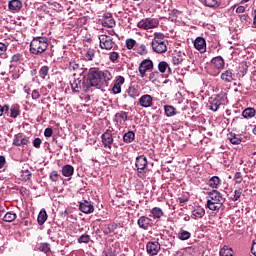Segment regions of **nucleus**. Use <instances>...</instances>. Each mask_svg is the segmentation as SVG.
<instances>
[{
	"label": "nucleus",
	"mask_w": 256,
	"mask_h": 256,
	"mask_svg": "<svg viewBox=\"0 0 256 256\" xmlns=\"http://www.w3.org/2000/svg\"><path fill=\"white\" fill-rule=\"evenodd\" d=\"M211 63L215 69H224L225 68V60L221 56L214 57L211 60Z\"/></svg>",
	"instance_id": "nucleus-20"
},
{
	"label": "nucleus",
	"mask_w": 256,
	"mask_h": 256,
	"mask_svg": "<svg viewBox=\"0 0 256 256\" xmlns=\"http://www.w3.org/2000/svg\"><path fill=\"white\" fill-rule=\"evenodd\" d=\"M221 105H225V98L221 95L216 96L212 101H210L211 111H217Z\"/></svg>",
	"instance_id": "nucleus-15"
},
{
	"label": "nucleus",
	"mask_w": 256,
	"mask_h": 256,
	"mask_svg": "<svg viewBox=\"0 0 256 256\" xmlns=\"http://www.w3.org/2000/svg\"><path fill=\"white\" fill-rule=\"evenodd\" d=\"M126 93L128 94V97H131V99H137L139 95H141V91H139L138 86H130L127 90Z\"/></svg>",
	"instance_id": "nucleus-22"
},
{
	"label": "nucleus",
	"mask_w": 256,
	"mask_h": 256,
	"mask_svg": "<svg viewBox=\"0 0 256 256\" xmlns=\"http://www.w3.org/2000/svg\"><path fill=\"white\" fill-rule=\"evenodd\" d=\"M79 210L82 213L89 214V213H93V211H95V207L93 206V204H91V202L85 201L83 203H80Z\"/></svg>",
	"instance_id": "nucleus-18"
},
{
	"label": "nucleus",
	"mask_w": 256,
	"mask_h": 256,
	"mask_svg": "<svg viewBox=\"0 0 256 256\" xmlns=\"http://www.w3.org/2000/svg\"><path fill=\"white\" fill-rule=\"evenodd\" d=\"M73 173H75V168H73L71 165L67 164L62 167V175L64 177H72Z\"/></svg>",
	"instance_id": "nucleus-25"
},
{
	"label": "nucleus",
	"mask_w": 256,
	"mask_h": 256,
	"mask_svg": "<svg viewBox=\"0 0 256 256\" xmlns=\"http://www.w3.org/2000/svg\"><path fill=\"white\" fill-rule=\"evenodd\" d=\"M220 78L224 83H233L235 81V74H233V70L228 69L221 74Z\"/></svg>",
	"instance_id": "nucleus-17"
},
{
	"label": "nucleus",
	"mask_w": 256,
	"mask_h": 256,
	"mask_svg": "<svg viewBox=\"0 0 256 256\" xmlns=\"http://www.w3.org/2000/svg\"><path fill=\"white\" fill-rule=\"evenodd\" d=\"M251 253L256 256V239L252 243Z\"/></svg>",
	"instance_id": "nucleus-58"
},
{
	"label": "nucleus",
	"mask_w": 256,
	"mask_h": 256,
	"mask_svg": "<svg viewBox=\"0 0 256 256\" xmlns=\"http://www.w3.org/2000/svg\"><path fill=\"white\" fill-rule=\"evenodd\" d=\"M15 219H17V214L15 212H7L3 217V221L6 223H13Z\"/></svg>",
	"instance_id": "nucleus-31"
},
{
	"label": "nucleus",
	"mask_w": 256,
	"mask_h": 256,
	"mask_svg": "<svg viewBox=\"0 0 256 256\" xmlns=\"http://www.w3.org/2000/svg\"><path fill=\"white\" fill-rule=\"evenodd\" d=\"M5 166V156H0V169Z\"/></svg>",
	"instance_id": "nucleus-60"
},
{
	"label": "nucleus",
	"mask_w": 256,
	"mask_h": 256,
	"mask_svg": "<svg viewBox=\"0 0 256 256\" xmlns=\"http://www.w3.org/2000/svg\"><path fill=\"white\" fill-rule=\"evenodd\" d=\"M115 229H117V224H108L104 233L106 235H109V233H113L115 231Z\"/></svg>",
	"instance_id": "nucleus-47"
},
{
	"label": "nucleus",
	"mask_w": 256,
	"mask_h": 256,
	"mask_svg": "<svg viewBox=\"0 0 256 256\" xmlns=\"http://www.w3.org/2000/svg\"><path fill=\"white\" fill-rule=\"evenodd\" d=\"M41 138H35L33 140V147H35V149H40L41 148Z\"/></svg>",
	"instance_id": "nucleus-53"
},
{
	"label": "nucleus",
	"mask_w": 256,
	"mask_h": 256,
	"mask_svg": "<svg viewBox=\"0 0 256 256\" xmlns=\"http://www.w3.org/2000/svg\"><path fill=\"white\" fill-rule=\"evenodd\" d=\"M225 199L217 190L208 192L207 207L210 211H219L223 207Z\"/></svg>",
	"instance_id": "nucleus-2"
},
{
	"label": "nucleus",
	"mask_w": 256,
	"mask_h": 256,
	"mask_svg": "<svg viewBox=\"0 0 256 256\" xmlns=\"http://www.w3.org/2000/svg\"><path fill=\"white\" fill-rule=\"evenodd\" d=\"M47 47H49L47 37H36L30 43V52L33 55H41L47 51Z\"/></svg>",
	"instance_id": "nucleus-4"
},
{
	"label": "nucleus",
	"mask_w": 256,
	"mask_h": 256,
	"mask_svg": "<svg viewBox=\"0 0 256 256\" xmlns=\"http://www.w3.org/2000/svg\"><path fill=\"white\" fill-rule=\"evenodd\" d=\"M234 181L237 184H241L243 182V175L241 174V172H236L235 173Z\"/></svg>",
	"instance_id": "nucleus-50"
},
{
	"label": "nucleus",
	"mask_w": 256,
	"mask_h": 256,
	"mask_svg": "<svg viewBox=\"0 0 256 256\" xmlns=\"http://www.w3.org/2000/svg\"><path fill=\"white\" fill-rule=\"evenodd\" d=\"M39 251H42V253H49V251H51V244H49V243H42L39 246Z\"/></svg>",
	"instance_id": "nucleus-40"
},
{
	"label": "nucleus",
	"mask_w": 256,
	"mask_h": 256,
	"mask_svg": "<svg viewBox=\"0 0 256 256\" xmlns=\"http://www.w3.org/2000/svg\"><path fill=\"white\" fill-rule=\"evenodd\" d=\"M228 139L232 145H239V143H241V138L235 133L228 134Z\"/></svg>",
	"instance_id": "nucleus-36"
},
{
	"label": "nucleus",
	"mask_w": 256,
	"mask_h": 256,
	"mask_svg": "<svg viewBox=\"0 0 256 256\" xmlns=\"http://www.w3.org/2000/svg\"><path fill=\"white\" fill-rule=\"evenodd\" d=\"M255 115H256L255 108H246L242 111V117L244 119H253ZM242 117H237V119H243Z\"/></svg>",
	"instance_id": "nucleus-23"
},
{
	"label": "nucleus",
	"mask_w": 256,
	"mask_h": 256,
	"mask_svg": "<svg viewBox=\"0 0 256 256\" xmlns=\"http://www.w3.org/2000/svg\"><path fill=\"white\" fill-rule=\"evenodd\" d=\"M29 143V139L27 138H21L20 145H27Z\"/></svg>",
	"instance_id": "nucleus-62"
},
{
	"label": "nucleus",
	"mask_w": 256,
	"mask_h": 256,
	"mask_svg": "<svg viewBox=\"0 0 256 256\" xmlns=\"http://www.w3.org/2000/svg\"><path fill=\"white\" fill-rule=\"evenodd\" d=\"M113 79V74L109 70H101L99 68H90L87 76L86 82L88 87H109V81Z\"/></svg>",
	"instance_id": "nucleus-1"
},
{
	"label": "nucleus",
	"mask_w": 256,
	"mask_h": 256,
	"mask_svg": "<svg viewBox=\"0 0 256 256\" xmlns=\"http://www.w3.org/2000/svg\"><path fill=\"white\" fill-rule=\"evenodd\" d=\"M124 143H133L135 141V132L128 131L123 135Z\"/></svg>",
	"instance_id": "nucleus-27"
},
{
	"label": "nucleus",
	"mask_w": 256,
	"mask_h": 256,
	"mask_svg": "<svg viewBox=\"0 0 256 256\" xmlns=\"http://www.w3.org/2000/svg\"><path fill=\"white\" fill-rule=\"evenodd\" d=\"M102 25L104 27L113 28L115 27V20L112 17H108L105 20H103Z\"/></svg>",
	"instance_id": "nucleus-38"
},
{
	"label": "nucleus",
	"mask_w": 256,
	"mask_h": 256,
	"mask_svg": "<svg viewBox=\"0 0 256 256\" xmlns=\"http://www.w3.org/2000/svg\"><path fill=\"white\" fill-rule=\"evenodd\" d=\"M202 3L206 7H212V8H217L219 7V1L218 0H202Z\"/></svg>",
	"instance_id": "nucleus-37"
},
{
	"label": "nucleus",
	"mask_w": 256,
	"mask_h": 256,
	"mask_svg": "<svg viewBox=\"0 0 256 256\" xmlns=\"http://www.w3.org/2000/svg\"><path fill=\"white\" fill-rule=\"evenodd\" d=\"M137 27L139 29H144L145 31L149 29H157L159 27V20L153 18H145L138 22Z\"/></svg>",
	"instance_id": "nucleus-6"
},
{
	"label": "nucleus",
	"mask_w": 256,
	"mask_h": 256,
	"mask_svg": "<svg viewBox=\"0 0 256 256\" xmlns=\"http://www.w3.org/2000/svg\"><path fill=\"white\" fill-rule=\"evenodd\" d=\"M151 47L154 53H167V40H165V34L161 32H155L154 38L152 39L151 42Z\"/></svg>",
	"instance_id": "nucleus-3"
},
{
	"label": "nucleus",
	"mask_w": 256,
	"mask_h": 256,
	"mask_svg": "<svg viewBox=\"0 0 256 256\" xmlns=\"http://www.w3.org/2000/svg\"><path fill=\"white\" fill-rule=\"evenodd\" d=\"M9 113V105L5 104L4 106L0 105V117H3V115H7Z\"/></svg>",
	"instance_id": "nucleus-48"
},
{
	"label": "nucleus",
	"mask_w": 256,
	"mask_h": 256,
	"mask_svg": "<svg viewBox=\"0 0 256 256\" xmlns=\"http://www.w3.org/2000/svg\"><path fill=\"white\" fill-rule=\"evenodd\" d=\"M20 113L21 112L19 110V105L13 104L10 108V117H12V119H17V117H19Z\"/></svg>",
	"instance_id": "nucleus-30"
},
{
	"label": "nucleus",
	"mask_w": 256,
	"mask_h": 256,
	"mask_svg": "<svg viewBox=\"0 0 256 256\" xmlns=\"http://www.w3.org/2000/svg\"><path fill=\"white\" fill-rule=\"evenodd\" d=\"M146 251L148 255L155 256L161 251V244L159 242H148L146 245Z\"/></svg>",
	"instance_id": "nucleus-11"
},
{
	"label": "nucleus",
	"mask_w": 256,
	"mask_h": 256,
	"mask_svg": "<svg viewBox=\"0 0 256 256\" xmlns=\"http://www.w3.org/2000/svg\"><path fill=\"white\" fill-rule=\"evenodd\" d=\"M247 19H249V15L247 14L240 15V21H242V23L247 21Z\"/></svg>",
	"instance_id": "nucleus-61"
},
{
	"label": "nucleus",
	"mask_w": 256,
	"mask_h": 256,
	"mask_svg": "<svg viewBox=\"0 0 256 256\" xmlns=\"http://www.w3.org/2000/svg\"><path fill=\"white\" fill-rule=\"evenodd\" d=\"M38 225H45V221H47V211L41 210L38 214Z\"/></svg>",
	"instance_id": "nucleus-34"
},
{
	"label": "nucleus",
	"mask_w": 256,
	"mask_h": 256,
	"mask_svg": "<svg viewBox=\"0 0 256 256\" xmlns=\"http://www.w3.org/2000/svg\"><path fill=\"white\" fill-rule=\"evenodd\" d=\"M13 145H15L16 147H21V136L20 135H16L14 137Z\"/></svg>",
	"instance_id": "nucleus-52"
},
{
	"label": "nucleus",
	"mask_w": 256,
	"mask_h": 256,
	"mask_svg": "<svg viewBox=\"0 0 256 256\" xmlns=\"http://www.w3.org/2000/svg\"><path fill=\"white\" fill-rule=\"evenodd\" d=\"M168 67H169V64L165 61H161L158 64V70L160 71V73H165V71H167Z\"/></svg>",
	"instance_id": "nucleus-41"
},
{
	"label": "nucleus",
	"mask_w": 256,
	"mask_h": 256,
	"mask_svg": "<svg viewBox=\"0 0 256 256\" xmlns=\"http://www.w3.org/2000/svg\"><path fill=\"white\" fill-rule=\"evenodd\" d=\"M53 135V128H46L44 131L45 137H51Z\"/></svg>",
	"instance_id": "nucleus-56"
},
{
	"label": "nucleus",
	"mask_w": 256,
	"mask_h": 256,
	"mask_svg": "<svg viewBox=\"0 0 256 256\" xmlns=\"http://www.w3.org/2000/svg\"><path fill=\"white\" fill-rule=\"evenodd\" d=\"M115 117L119 118H114V123H121V121L125 123V121L128 119V114L125 111H121L120 113H117Z\"/></svg>",
	"instance_id": "nucleus-29"
},
{
	"label": "nucleus",
	"mask_w": 256,
	"mask_h": 256,
	"mask_svg": "<svg viewBox=\"0 0 256 256\" xmlns=\"http://www.w3.org/2000/svg\"><path fill=\"white\" fill-rule=\"evenodd\" d=\"M163 215V210L159 207H154L151 209V215L150 217H153V219H161Z\"/></svg>",
	"instance_id": "nucleus-28"
},
{
	"label": "nucleus",
	"mask_w": 256,
	"mask_h": 256,
	"mask_svg": "<svg viewBox=\"0 0 256 256\" xmlns=\"http://www.w3.org/2000/svg\"><path fill=\"white\" fill-rule=\"evenodd\" d=\"M138 71L140 73V77L143 79L145 77L147 71H153V61L151 59H145L139 64Z\"/></svg>",
	"instance_id": "nucleus-8"
},
{
	"label": "nucleus",
	"mask_w": 256,
	"mask_h": 256,
	"mask_svg": "<svg viewBox=\"0 0 256 256\" xmlns=\"http://www.w3.org/2000/svg\"><path fill=\"white\" fill-rule=\"evenodd\" d=\"M157 79H159V72L154 71V72L150 73L149 81H151L152 83H155V81H157Z\"/></svg>",
	"instance_id": "nucleus-49"
},
{
	"label": "nucleus",
	"mask_w": 256,
	"mask_h": 256,
	"mask_svg": "<svg viewBox=\"0 0 256 256\" xmlns=\"http://www.w3.org/2000/svg\"><path fill=\"white\" fill-rule=\"evenodd\" d=\"M164 111H165L166 117H173V116L177 115L175 107L170 106V105L164 106Z\"/></svg>",
	"instance_id": "nucleus-35"
},
{
	"label": "nucleus",
	"mask_w": 256,
	"mask_h": 256,
	"mask_svg": "<svg viewBox=\"0 0 256 256\" xmlns=\"http://www.w3.org/2000/svg\"><path fill=\"white\" fill-rule=\"evenodd\" d=\"M21 54H14L11 58V63H19L21 61Z\"/></svg>",
	"instance_id": "nucleus-54"
},
{
	"label": "nucleus",
	"mask_w": 256,
	"mask_h": 256,
	"mask_svg": "<svg viewBox=\"0 0 256 256\" xmlns=\"http://www.w3.org/2000/svg\"><path fill=\"white\" fill-rule=\"evenodd\" d=\"M137 43V41H135L134 39L132 38H129L126 40V49H133L135 47V44Z\"/></svg>",
	"instance_id": "nucleus-46"
},
{
	"label": "nucleus",
	"mask_w": 256,
	"mask_h": 256,
	"mask_svg": "<svg viewBox=\"0 0 256 256\" xmlns=\"http://www.w3.org/2000/svg\"><path fill=\"white\" fill-rule=\"evenodd\" d=\"M85 61H93L95 59V49L88 48L84 54Z\"/></svg>",
	"instance_id": "nucleus-33"
},
{
	"label": "nucleus",
	"mask_w": 256,
	"mask_h": 256,
	"mask_svg": "<svg viewBox=\"0 0 256 256\" xmlns=\"http://www.w3.org/2000/svg\"><path fill=\"white\" fill-rule=\"evenodd\" d=\"M70 85L74 93H81V91L87 93L90 89L87 79L81 80L79 78H73V80L70 81Z\"/></svg>",
	"instance_id": "nucleus-5"
},
{
	"label": "nucleus",
	"mask_w": 256,
	"mask_h": 256,
	"mask_svg": "<svg viewBox=\"0 0 256 256\" xmlns=\"http://www.w3.org/2000/svg\"><path fill=\"white\" fill-rule=\"evenodd\" d=\"M22 7H23V2H21V0H11L8 3V9L10 11L18 12V11H21Z\"/></svg>",
	"instance_id": "nucleus-19"
},
{
	"label": "nucleus",
	"mask_w": 256,
	"mask_h": 256,
	"mask_svg": "<svg viewBox=\"0 0 256 256\" xmlns=\"http://www.w3.org/2000/svg\"><path fill=\"white\" fill-rule=\"evenodd\" d=\"M39 75L42 79H45L49 75V66H42L39 70Z\"/></svg>",
	"instance_id": "nucleus-39"
},
{
	"label": "nucleus",
	"mask_w": 256,
	"mask_h": 256,
	"mask_svg": "<svg viewBox=\"0 0 256 256\" xmlns=\"http://www.w3.org/2000/svg\"><path fill=\"white\" fill-rule=\"evenodd\" d=\"M89 241H91V236L87 235V234H84V235H81L79 238H78V243H89Z\"/></svg>",
	"instance_id": "nucleus-43"
},
{
	"label": "nucleus",
	"mask_w": 256,
	"mask_h": 256,
	"mask_svg": "<svg viewBox=\"0 0 256 256\" xmlns=\"http://www.w3.org/2000/svg\"><path fill=\"white\" fill-rule=\"evenodd\" d=\"M138 226L140 229H144V231H147L151 225H153V220L147 216H141L137 221Z\"/></svg>",
	"instance_id": "nucleus-14"
},
{
	"label": "nucleus",
	"mask_w": 256,
	"mask_h": 256,
	"mask_svg": "<svg viewBox=\"0 0 256 256\" xmlns=\"http://www.w3.org/2000/svg\"><path fill=\"white\" fill-rule=\"evenodd\" d=\"M185 57V54L181 52H176L172 57V63L173 65H181L183 63V59Z\"/></svg>",
	"instance_id": "nucleus-24"
},
{
	"label": "nucleus",
	"mask_w": 256,
	"mask_h": 256,
	"mask_svg": "<svg viewBox=\"0 0 256 256\" xmlns=\"http://www.w3.org/2000/svg\"><path fill=\"white\" fill-rule=\"evenodd\" d=\"M7 51V45L5 43L0 42V57Z\"/></svg>",
	"instance_id": "nucleus-55"
},
{
	"label": "nucleus",
	"mask_w": 256,
	"mask_h": 256,
	"mask_svg": "<svg viewBox=\"0 0 256 256\" xmlns=\"http://www.w3.org/2000/svg\"><path fill=\"white\" fill-rule=\"evenodd\" d=\"M101 139L104 147L111 149V145H113V130L107 129L105 133L102 134Z\"/></svg>",
	"instance_id": "nucleus-9"
},
{
	"label": "nucleus",
	"mask_w": 256,
	"mask_h": 256,
	"mask_svg": "<svg viewBox=\"0 0 256 256\" xmlns=\"http://www.w3.org/2000/svg\"><path fill=\"white\" fill-rule=\"evenodd\" d=\"M137 53L139 55H147L148 51H147V46H145V44H141L138 48H137Z\"/></svg>",
	"instance_id": "nucleus-45"
},
{
	"label": "nucleus",
	"mask_w": 256,
	"mask_h": 256,
	"mask_svg": "<svg viewBox=\"0 0 256 256\" xmlns=\"http://www.w3.org/2000/svg\"><path fill=\"white\" fill-rule=\"evenodd\" d=\"M147 164V157L145 155L136 157L135 167L137 168L138 173H143L147 168Z\"/></svg>",
	"instance_id": "nucleus-10"
},
{
	"label": "nucleus",
	"mask_w": 256,
	"mask_h": 256,
	"mask_svg": "<svg viewBox=\"0 0 256 256\" xmlns=\"http://www.w3.org/2000/svg\"><path fill=\"white\" fill-rule=\"evenodd\" d=\"M194 48L199 51V53H205L207 51V42L203 37H197L194 40Z\"/></svg>",
	"instance_id": "nucleus-13"
},
{
	"label": "nucleus",
	"mask_w": 256,
	"mask_h": 256,
	"mask_svg": "<svg viewBox=\"0 0 256 256\" xmlns=\"http://www.w3.org/2000/svg\"><path fill=\"white\" fill-rule=\"evenodd\" d=\"M140 107H144L147 109L149 107H153V96L149 94H144L139 98Z\"/></svg>",
	"instance_id": "nucleus-12"
},
{
	"label": "nucleus",
	"mask_w": 256,
	"mask_h": 256,
	"mask_svg": "<svg viewBox=\"0 0 256 256\" xmlns=\"http://www.w3.org/2000/svg\"><path fill=\"white\" fill-rule=\"evenodd\" d=\"M39 97H41V94H39V90H33L32 99H39Z\"/></svg>",
	"instance_id": "nucleus-57"
},
{
	"label": "nucleus",
	"mask_w": 256,
	"mask_h": 256,
	"mask_svg": "<svg viewBox=\"0 0 256 256\" xmlns=\"http://www.w3.org/2000/svg\"><path fill=\"white\" fill-rule=\"evenodd\" d=\"M205 217V209L201 206H197L192 211L193 219H203Z\"/></svg>",
	"instance_id": "nucleus-21"
},
{
	"label": "nucleus",
	"mask_w": 256,
	"mask_h": 256,
	"mask_svg": "<svg viewBox=\"0 0 256 256\" xmlns=\"http://www.w3.org/2000/svg\"><path fill=\"white\" fill-rule=\"evenodd\" d=\"M119 59V52H110L109 54V60L112 63H117V60Z\"/></svg>",
	"instance_id": "nucleus-44"
},
{
	"label": "nucleus",
	"mask_w": 256,
	"mask_h": 256,
	"mask_svg": "<svg viewBox=\"0 0 256 256\" xmlns=\"http://www.w3.org/2000/svg\"><path fill=\"white\" fill-rule=\"evenodd\" d=\"M178 239H180V241H187L188 239H191V233L187 230L181 229L178 233Z\"/></svg>",
	"instance_id": "nucleus-32"
},
{
	"label": "nucleus",
	"mask_w": 256,
	"mask_h": 256,
	"mask_svg": "<svg viewBox=\"0 0 256 256\" xmlns=\"http://www.w3.org/2000/svg\"><path fill=\"white\" fill-rule=\"evenodd\" d=\"M100 49H105L106 51H111L115 47V41L109 35H100Z\"/></svg>",
	"instance_id": "nucleus-7"
},
{
	"label": "nucleus",
	"mask_w": 256,
	"mask_h": 256,
	"mask_svg": "<svg viewBox=\"0 0 256 256\" xmlns=\"http://www.w3.org/2000/svg\"><path fill=\"white\" fill-rule=\"evenodd\" d=\"M241 195H243V189L239 188L234 191V196L232 198V201H239L241 199Z\"/></svg>",
	"instance_id": "nucleus-42"
},
{
	"label": "nucleus",
	"mask_w": 256,
	"mask_h": 256,
	"mask_svg": "<svg viewBox=\"0 0 256 256\" xmlns=\"http://www.w3.org/2000/svg\"><path fill=\"white\" fill-rule=\"evenodd\" d=\"M109 35H115V30H110Z\"/></svg>",
	"instance_id": "nucleus-64"
},
{
	"label": "nucleus",
	"mask_w": 256,
	"mask_h": 256,
	"mask_svg": "<svg viewBox=\"0 0 256 256\" xmlns=\"http://www.w3.org/2000/svg\"><path fill=\"white\" fill-rule=\"evenodd\" d=\"M50 179L51 181H54V182L59 181V173L57 171H52L50 173Z\"/></svg>",
	"instance_id": "nucleus-51"
},
{
	"label": "nucleus",
	"mask_w": 256,
	"mask_h": 256,
	"mask_svg": "<svg viewBox=\"0 0 256 256\" xmlns=\"http://www.w3.org/2000/svg\"><path fill=\"white\" fill-rule=\"evenodd\" d=\"M125 83V77L123 76H118L114 82V85L112 87V92L114 95H119L121 93V87Z\"/></svg>",
	"instance_id": "nucleus-16"
},
{
	"label": "nucleus",
	"mask_w": 256,
	"mask_h": 256,
	"mask_svg": "<svg viewBox=\"0 0 256 256\" xmlns=\"http://www.w3.org/2000/svg\"><path fill=\"white\" fill-rule=\"evenodd\" d=\"M236 13H245V6H238L236 8Z\"/></svg>",
	"instance_id": "nucleus-59"
},
{
	"label": "nucleus",
	"mask_w": 256,
	"mask_h": 256,
	"mask_svg": "<svg viewBox=\"0 0 256 256\" xmlns=\"http://www.w3.org/2000/svg\"><path fill=\"white\" fill-rule=\"evenodd\" d=\"M252 28H253V29H256V10H254V17H253Z\"/></svg>",
	"instance_id": "nucleus-63"
},
{
	"label": "nucleus",
	"mask_w": 256,
	"mask_h": 256,
	"mask_svg": "<svg viewBox=\"0 0 256 256\" xmlns=\"http://www.w3.org/2000/svg\"><path fill=\"white\" fill-rule=\"evenodd\" d=\"M209 187L212 189H218L219 185H221V179L218 176H213L209 182H208Z\"/></svg>",
	"instance_id": "nucleus-26"
}]
</instances>
